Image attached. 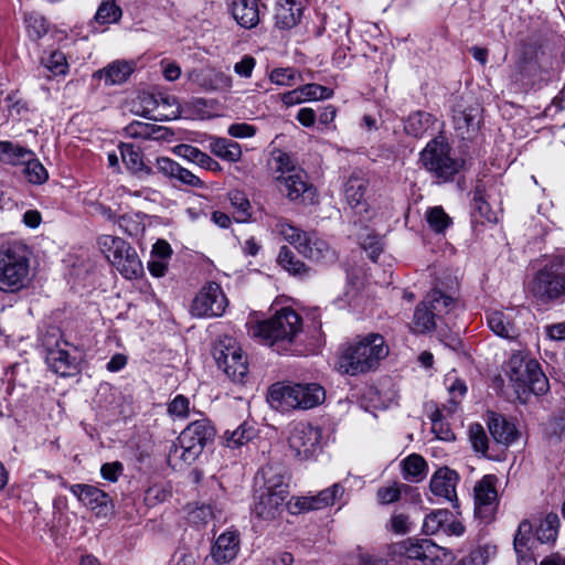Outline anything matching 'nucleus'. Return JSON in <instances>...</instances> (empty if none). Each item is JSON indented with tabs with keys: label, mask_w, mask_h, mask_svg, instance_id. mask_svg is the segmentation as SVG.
Returning <instances> with one entry per match:
<instances>
[{
	"label": "nucleus",
	"mask_w": 565,
	"mask_h": 565,
	"mask_svg": "<svg viewBox=\"0 0 565 565\" xmlns=\"http://www.w3.org/2000/svg\"><path fill=\"white\" fill-rule=\"evenodd\" d=\"M369 181L362 171H354L350 174L343 185V194L348 205L358 214L367 212L365 199Z\"/></svg>",
	"instance_id": "nucleus-21"
},
{
	"label": "nucleus",
	"mask_w": 565,
	"mask_h": 565,
	"mask_svg": "<svg viewBox=\"0 0 565 565\" xmlns=\"http://www.w3.org/2000/svg\"><path fill=\"white\" fill-rule=\"evenodd\" d=\"M419 162L441 182L454 180L465 164L462 159L455 156L451 146L444 137L434 138L425 146L419 152Z\"/></svg>",
	"instance_id": "nucleus-7"
},
{
	"label": "nucleus",
	"mask_w": 565,
	"mask_h": 565,
	"mask_svg": "<svg viewBox=\"0 0 565 565\" xmlns=\"http://www.w3.org/2000/svg\"><path fill=\"white\" fill-rule=\"evenodd\" d=\"M190 413V399L184 395H177L169 404H168V414L178 419H184L188 417Z\"/></svg>",
	"instance_id": "nucleus-61"
},
{
	"label": "nucleus",
	"mask_w": 565,
	"mask_h": 565,
	"mask_svg": "<svg viewBox=\"0 0 565 565\" xmlns=\"http://www.w3.org/2000/svg\"><path fill=\"white\" fill-rule=\"evenodd\" d=\"M302 332L300 316L290 308H282L273 318L258 322L253 328V335L264 340L278 352L288 351Z\"/></svg>",
	"instance_id": "nucleus-2"
},
{
	"label": "nucleus",
	"mask_w": 565,
	"mask_h": 565,
	"mask_svg": "<svg viewBox=\"0 0 565 565\" xmlns=\"http://www.w3.org/2000/svg\"><path fill=\"white\" fill-rule=\"evenodd\" d=\"M275 231L305 257L313 262H332L335 259L334 250L329 244L315 233H307L294 226L286 220H279Z\"/></svg>",
	"instance_id": "nucleus-9"
},
{
	"label": "nucleus",
	"mask_w": 565,
	"mask_h": 565,
	"mask_svg": "<svg viewBox=\"0 0 565 565\" xmlns=\"http://www.w3.org/2000/svg\"><path fill=\"white\" fill-rule=\"evenodd\" d=\"M469 437L475 450L486 452L488 449V438L481 425H471L469 428Z\"/></svg>",
	"instance_id": "nucleus-64"
},
{
	"label": "nucleus",
	"mask_w": 565,
	"mask_h": 565,
	"mask_svg": "<svg viewBox=\"0 0 565 565\" xmlns=\"http://www.w3.org/2000/svg\"><path fill=\"white\" fill-rule=\"evenodd\" d=\"M489 328L499 337L512 339L515 337V328L502 311H491L487 316Z\"/></svg>",
	"instance_id": "nucleus-42"
},
{
	"label": "nucleus",
	"mask_w": 565,
	"mask_h": 565,
	"mask_svg": "<svg viewBox=\"0 0 565 565\" xmlns=\"http://www.w3.org/2000/svg\"><path fill=\"white\" fill-rule=\"evenodd\" d=\"M302 2L300 0H278L275 11L276 26L280 29L294 28L302 13Z\"/></svg>",
	"instance_id": "nucleus-30"
},
{
	"label": "nucleus",
	"mask_w": 565,
	"mask_h": 565,
	"mask_svg": "<svg viewBox=\"0 0 565 565\" xmlns=\"http://www.w3.org/2000/svg\"><path fill=\"white\" fill-rule=\"evenodd\" d=\"M134 71L135 62L117 60L97 71L94 77L104 79L106 85H119L125 83Z\"/></svg>",
	"instance_id": "nucleus-29"
},
{
	"label": "nucleus",
	"mask_w": 565,
	"mask_h": 565,
	"mask_svg": "<svg viewBox=\"0 0 565 565\" xmlns=\"http://www.w3.org/2000/svg\"><path fill=\"white\" fill-rule=\"evenodd\" d=\"M436 318L435 313L423 300L414 311L412 330L416 333L430 332L436 328Z\"/></svg>",
	"instance_id": "nucleus-38"
},
{
	"label": "nucleus",
	"mask_w": 565,
	"mask_h": 565,
	"mask_svg": "<svg viewBox=\"0 0 565 565\" xmlns=\"http://www.w3.org/2000/svg\"><path fill=\"white\" fill-rule=\"evenodd\" d=\"M447 388L450 395L447 408V414L450 415L455 413L461 402V398L467 393V385L463 381L447 376L446 379Z\"/></svg>",
	"instance_id": "nucleus-50"
},
{
	"label": "nucleus",
	"mask_w": 565,
	"mask_h": 565,
	"mask_svg": "<svg viewBox=\"0 0 565 565\" xmlns=\"http://www.w3.org/2000/svg\"><path fill=\"white\" fill-rule=\"evenodd\" d=\"M425 216L430 230L437 234L444 233L452 224L450 216L441 206L429 207Z\"/></svg>",
	"instance_id": "nucleus-51"
},
{
	"label": "nucleus",
	"mask_w": 565,
	"mask_h": 565,
	"mask_svg": "<svg viewBox=\"0 0 565 565\" xmlns=\"http://www.w3.org/2000/svg\"><path fill=\"white\" fill-rule=\"evenodd\" d=\"M424 301L437 318L449 313L456 306V300L452 297L437 289L431 290Z\"/></svg>",
	"instance_id": "nucleus-40"
},
{
	"label": "nucleus",
	"mask_w": 565,
	"mask_h": 565,
	"mask_svg": "<svg viewBox=\"0 0 565 565\" xmlns=\"http://www.w3.org/2000/svg\"><path fill=\"white\" fill-rule=\"evenodd\" d=\"M121 15L122 10L116 0H103L97 8L94 21L100 25H108L119 22Z\"/></svg>",
	"instance_id": "nucleus-43"
},
{
	"label": "nucleus",
	"mask_w": 565,
	"mask_h": 565,
	"mask_svg": "<svg viewBox=\"0 0 565 565\" xmlns=\"http://www.w3.org/2000/svg\"><path fill=\"white\" fill-rule=\"evenodd\" d=\"M445 412L447 413L446 405L443 407V409H436L431 414V430L438 439L451 441L455 439V435L450 429L449 425L444 420L446 417L444 414Z\"/></svg>",
	"instance_id": "nucleus-54"
},
{
	"label": "nucleus",
	"mask_w": 565,
	"mask_h": 565,
	"mask_svg": "<svg viewBox=\"0 0 565 565\" xmlns=\"http://www.w3.org/2000/svg\"><path fill=\"white\" fill-rule=\"evenodd\" d=\"M278 265L294 276L302 277L308 274L309 268L298 259L295 254L287 247L282 246L277 257Z\"/></svg>",
	"instance_id": "nucleus-41"
},
{
	"label": "nucleus",
	"mask_w": 565,
	"mask_h": 565,
	"mask_svg": "<svg viewBox=\"0 0 565 565\" xmlns=\"http://www.w3.org/2000/svg\"><path fill=\"white\" fill-rule=\"evenodd\" d=\"M495 481L493 475H487L475 486V509L480 516H488L497 501Z\"/></svg>",
	"instance_id": "nucleus-25"
},
{
	"label": "nucleus",
	"mask_w": 565,
	"mask_h": 565,
	"mask_svg": "<svg viewBox=\"0 0 565 565\" xmlns=\"http://www.w3.org/2000/svg\"><path fill=\"white\" fill-rule=\"evenodd\" d=\"M262 480L260 490L271 493L281 492L279 495L288 498L289 495V475L285 466L280 463H269L260 469L257 480Z\"/></svg>",
	"instance_id": "nucleus-20"
},
{
	"label": "nucleus",
	"mask_w": 565,
	"mask_h": 565,
	"mask_svg": "<svg viewBox=\"0 0 565 565\" xmlns=\"http://www.w3.org/2000/svg\"><path fill=\"white\" fill-rule=\"evenodd\" d=\"M227 7L235 22L248 30L256 28L267 11L262 0H230Z\"/></svg>",
	"instance_id": "nucleus-19"
},
{
	"label": "nucleus",
	"mask_w": 565,
	"mask_h": 565,
	"mask_svg": "<svg viewBox=\"0 0 565 565\" xmlns=\"http://www.w3.org/2000/svg\"><path fill=\"white\" fill-rule=\"evenodd\" d=\"M198 83L206 90H228L233 86V78L221 70L210 68L198 75Z\"/></svg>",
	"instance_id": "nucleus-34"
},
{
	"label": "nucleus",
	"mask_w": 565,
	"mask_h": 565,
	"mask_svg": "<svg viewBox=\"0 0 565 565\" xmlns=\"http://www.w3.org/2000/svg\"><path fill=\"white\" fill-rule=\"evenodd\" d=\"M518 398L526 401L530 393L542 395L548 390V381L535 360H524L513 355L507 371Z\"/></svg>",
	"instance_id": "nucleus-8"
},
{
	"label": "nucleus",
	"mask_w": 565,
	"mask_h": 565,
	"mask_svg": "<svg viewBox=\"0 0 565 565\" xmlns=\"http://www.w3.org/2000/svg\"><path fill=\"white\" fill-rule=\"evenodd\" d=\"M322 429L310 423L299 422L289 428L287 445L291 456L306 461L313 459L321 450Z\"/></svg>",
	"instance_id": "nucleus-11"
},
{
	"label": "nucleus",
	"mask_w": 565,
	"mask_h": 565,
	"mask_svg": "<svg viewBox=\"0 0 565 565\" xmlns=\"http://www.w3.org/2000/svg\"><path fill=\"white\" fill-rule=\"evenodd\" d=\"M533 527L527 520H523L518 527L514 535V551L519 558L525 559L529 557V552L534 547L536 537L532 534Z\"/></svg>",
	"instance_id": "nucleus-35"
},
{
	"label": "nucleus",
	"mask_w": 565,
	"mask_h": 565,
	"mask_svg": "<svg viewBox=\"0 0 565 565\" xmlns=\"http://www.w3.org/2000/svg\"><path fill=\"white\" fill-rule=\"evenodd\" d=\"M76 349L65 340H58L54 348H49L45 356L47 366L61 376L72 375L77 370Z\"/></svg>",
	"instance_id": "nucleus-16"
},
{
	"label": "nucleus",
	"mask_w": 565,
	"mask_h": 565,
	"mask_svg": "<svg viewBox=\"0 0 565 565\" xmlns=\"http://www.w3.org/2000/svg\"><path fill=\"white\" fill-rule=\"evenodd\" d=\"M216 102L214 99L194 98L186 104L192 116L199 119H209L216 115Z\"/></svg>",
	"instance_id": "nucleus-58"
},
{
	"label": "nucleus",
	"mask_w": 565,
	"mask_h": 565,
	"mask_svg": "<svg viewBox=\"0 0 565 565\" xmlns=\"http://www.w3.org/2000/svg\"><path fill=\"white\" fill-rule=\"evenodd\" d=\"M172 152L184 159L189 162H192L196 166H199L202 169L209 170V171H220L221 166L217 161H215L213 158H211L207 153L201 151L199 148L181 143L173 147Z\"/></svg>",
	"instance_id": "nucleus-31"
},
{
	"label": "nucleus",
	"mask_w": 565,
	"mask_h": 565,
	"mask_svg": "<svg viewBox=\"0 0 565 565\" xmlns=\"http://www.w3.org/2000/svg\"><path fill=\"white\" fill-rule=\"evenodd\" d=\"M119 156L126 169L135 177L145 179L153 174V171L143 162L141 151L131 143L121 142L118 146Z\"/></svg>",
	"instance_id": "nucleus-28"
},
{
	"label": "nucleus",
	"mask_w": 565,
	"mask_h": 565,
	"mask_svg": "<svg viewBox=\"0 0 565 565\" xmlns=\"http://www.w3.org/2000/svg\"><path fill=\"white\" fill-rule=\"evenodd\" d=\"M22 163L25 164L23 173L30 183L42 184L47 180V170L38 159L33 158V156L26 158Z\"/></svg>",
	"instance_id": "nucleus-53"
},
{
	"label": "nucleus",
	"mask_w": 565,
	"mask_h": 565,
	"mask_svg": "<svg viewBox=\"0 0 565 565\" xmlns=\"http://www.w3.org/2000/svg\"><path fill=\"white\" fill-rule=\"evenodd\" d=\"M239 551V533L236 530H227L218 535L210 552L212 561L218 565L233 562Z\"/></svg>",
	"instance_id": "nucleus-22"
},
{
	"label": "nucleus",
	"mask_w": 565,
	"mask_h": 565,
	"mask_svg": "<svg viewBox=\"0 0 565 565\" xmlns=\"http://www.w3.org/2000/svg\"><path fill=\"white\" fill-rule=\"evenodd\" d=\"M487 196L484 185L481 183L477 184L473 191V207L487 222L494 223L498 220L497 213L491 209Z\"/></svg>",
	"instance_id": "nucleus-48"
},
{
	"label": "nucleus",
	"mask_w": 565,
	"mask_h": 565,
	"mask_svg": "<svg viewBox=\"0 0 565 565\" xmlns=\"http://www.w3.org/2000/svg\"><path fill=\"white\" fill-rule=\"evenodd\" d=\"M143 214L130 213L121 215L117 223L122 232L129 236H138L145 231Z\"/></svg>",
	"instance_id": "nucleus-56"
},
{
	"label": "nucleus",
	"mask_w": 565,
	"mask_h": 565,
	"mask_svg": "<svg viewBox=\"0 0 565 565\" xmlns=\"http://www.w3.org/2000/svg\"><path fill=\"white\" fill-rule=\"evenodd\" d=\"M31 156H34V153L20 145L11 141H0V161L2 163L21 164Z\"/></svg>",
	"instance_id": "nucleus-39"
},
{
	"label": "nucleus",
	"mask_w": 565,
	"mask_h": 565,
	"mask_svg": "<svg viewBox=\"0 0 565 565\" xmlns=\"http://www.w3.org/2000/svg\"><path fill=\"white\" fill-rule=\"evenodd\" d=\"M450 520V511L438 509L429 513L423 523V531L426 535L444 533L447 521Z\"/></svg>",
	"instance_id": "nucleus-46"
},
{
	"label": "nucleus",
	"mask_w": 565,
	"mask_h": 565,
	"mask_svg": "<svg viewBox=\"0 0 565 565\" xmlns=\"http://www.w3.org/2000/svg\"><path fill=\"white\" fill-rule=\"evenodd\" d=\"M228 199L235 209L236 220L238 222H247L252 216V206L247 195L241 190H232L228 192Z\"/></svg>",
	"instance_id": "nucleus-49"
},
{
	"label": "nucleus",
	"mask_w": 565,
	"mask_h": 565,
	"mask_svg": "<svg viewBox=\"0 0 565 565\" xmlns=\"http://www.w3.org/2000/svg\"><path fill=\"white\" fill-rule=\"evenodd\" d=\"M493 439L502 445H511L519 436L515 425L501 415L493 414L488 423Z\"/></svg>",
	"instance_id": "nucleus-32"
},
{
	"label": "nucleus",
	"mask_w": 565,
	"mask_h": 565,
	"mask_svg": "<svg viewBox=\"0 0 565 565\" xmlns=\"http://www.w3.org/2000/svg\"><path fill=\"white\" fill-rule=\"evenodd\" d=\"M254 428L246 423H243L233 431L226 430L224 435L226 446L237 448L249 441L254 437Z\"/></svg>",
	"instance_id": "nucleus-57"
},
{
	"label": "nucleus",
	"mask_w": 565,
	"mask_h": 565,
	"mask_svg": "<svg viewBox=\"0 0 565 565\" xmlns=\"http://www.w3.org/2000/svg\"><path fill=\"white\" fill-rule=\"evenodd\" d=\"M156 167L159 173L164 177L177 180L182 184L193 188H203V182L190 170L180 166L177 161L169 157H159L156 159Z\"/></svg>",
	"instance_id": "nucleus-26"
},
{
	"label": "nucleus",
	"mask_w": 565,
	"mask_h": 565,
	"mask_svg": "<svg viewBox=\"0 0 565 565\" xmlns=\"http://www.w3.org/2000/svg\"><path fill=\"white\" fill-rule=\"evenodd\" d=\"M388 354L384 338L379 333L359 337L344 345L337 369L345 375H358L375 370Z\"/></svg>",
	"instance_id": "nucleus-1"
},
{
	"label": "nucleus",
	"mask_w": 565,
	"mask_h": 565,
	"mask_svg": "<svg viewBox=\"0 0 565 565\" xmlns=\"http://www.w3.org/2000/svg\"><path fill=\"white\" fill-rule=\"evenodd\" d=\"M42 63L53 75H64L68 68L66 56L61 51H53Z\"/></svg>",
	"instance_id": "nucleus-59"
},
{
	"label": "nucleus",
	"mask_w": 565,
	"mask_h": 565,
	"mask_svg": "<svg viewBox=\"0 0 565 565\" xmlns=\"http://www.w3.org/2000/svg\"><path fill=\"white\" fill-rule=\"evenodd\" d=\"M211 152L228 162H237L242 157L241 146L225 138H214L210 142Z\"/></svg>",
	"instance_id": "nucleus-36"
},
{
	"label": "nucleus",
	"mask_w": 565,
	"mask_h": 565,
	"mask_svg": "<svg viewBox=\"0 0 565 565\" xmlns=\"http://www.w3.org/2000/svg\"><path fill=\"white\" fill-rule=\"evenodd\" d=\"M227 307V298L220 285L207 282L194 297L191 313L198 318L220 317Z\"/></svg>",
	"instance_id": "nucleus-14"
},
{
	"label": "nucleus",
	"mask_w": 565,
	"mask_h": 565,
	"mask_svg": "<svg viewBox=\"0 0 565 565\" xmlns=\"http://www.w3.org/2000/svg\"><path fill=\"white\" fill-rule=\"evenodd\" d=\"M274 162H275V172L277 173V175L278 174L288 175V174L296 172V170H301L300 168H298L296 166L292 157L282 151H277L274 154Z\"/></svg>",
	"instance_id": "nucleus-60"
},
{
	"label": "nucleus",
	"mask_w": 565,
	"mask_h": 565,
	"mask_svg": "<svg viewBox=\"0 0 565 565\" xmlns=\"http://www.w3.org/2000/svg\"><path fill=\"white\" fill-rule=\"evenodd\" d=\"M24 23L29 38L35 41L43 38L49 31L45 18L36 12L26 13Z\"/></svg>",
	"instance_id": "nucleus-52"
},
{
	"label": "nucleus",
	"mask_w": 565,
	"mask_h": 565,
	"mask_svg": "<svg viewBox=\"0 0 565 565\" xmlns=\"http://www.w3.org/2000/svg\"><path fill=\"white\" fill-rule=\"evenodd\" d=\"M403 488H405L404 484L396 482L380 488L376 493L379 502L381 504H390L397 501L401 497V491Z\"/></svg>",
	"instance_id": "nucleus-62"
},
{
	"label": "nucleus",
	"mask_w": 565,
	"mask_h": 565,
	"mask_svg": "<svg viewBox=\"0 0 565 565\" xmlns=\"http://www.w3.org/2000/svg\"><path fill=\"white\" fill-rule=\"evenodd\" d=\"M281 492L271 493L260 490V494L254 504L253 512L256 518L271 521L279 518L285 509L288 508L287 498L280 497Z\"/></svg>",
	"instance_id": "nucleus-24"
},
{
	"label": "nucleus",
	"mask_w": 565,
	"mask_h": 565,
	"mask_svg": "<svg viewBox=\"0 0 565 565\" xmlns=\"http://www.w3.org/2000/svg\"><path fill=\"white\" fill-rule=\"evenodd\" d=\"M98 247L125 278L134 279L143 273L137 252L125 239L113 235H102L98 238Z\"/></svg>",
	"instance_id": "nucleus-10"
},
{
	"label": "nucleus",
	"mask_w": 565,
	"mask_h": 565,
	"mask_svg": "<svg viewBox=\"0 0 565 565\" xmlns=\"http://www.w3.org/2000/svg\"><path fill=\"white\" fill-rule=\"evenodd\" d=\"M297 75V71L290 67L275 68L271 71L269 78L274 84L290 86L296 82Z\"/></svg>",
	"instance_id": "nucleus-63"
},
{
	"label": "nucleus",
	"mask_w": 565,
	"mask_h": 565,
	"mask_svg": "<svg viewBox=\"0 0 565 565\" xmlns=\"http://www.w3.org/2000/svg\"><path fill=\"white\" fill-rule=\"evenodd\" d=\"M214 358L218 369L233 382H244L248 372V363L235 339L222 338L214 348Z\"/></svg>",
	"instance_id": "nucleus-12"
},
{
	"label": "nucleus",
	"mask_w": 565,
	"mask_h": 565,
	"mask_svg": "<svg viewBox=\"0 0 565 565\" xmlns=\"http://www.w3.org/2000/svg\"><path fill=\"white\" fill-rule=\"evenodd\" d=\"M394 556L417 559L425 565H443L448 556L446 548L438 546L430 540L408 539L391 546Z\"/></svg>",
	"instance_id": "nucleus-13"
},
{
	"label": "nucleus",
	"mask_w": 565,
	"mask_h": 565,
	"mask_svg": "<svg viewBox=\"0 0 565 565\" xmlns=\"http://www.w3.org/2000/svg\"><path fill=\"white\" fill-rule=\"evenodd\" d=\"M404 479L411 482H419L427 475V463L425 459L412 454L402 461Z\"/></svg>",
	"instance_id": "nucleus-37"
},
{
	"label": "nucleus",
	"mask_w": 565,
	"mask_h": 565,
	"mask_svg": "<svg viewBox=\"0 0 565 565\" xmlns=\"http://www.w3.org/2000/svg\"><path fill=\"white\" fill-rule=\"evenodd\" d=\"M326 392L317 383L271 385L268 392L270 406L279 412L312 408L324 401Z\"/></svg>",
	"instance_id": "nucleus-5"
},
{
	"label": "nucleus",
	"mask_w": 565,
	"mask_h": 565,
	"mask_svg": "<svg viewBox=\"0 0 565 565\" xmlns=\"http://www.w3.org/2000/svg\"><path fill=\"white\" fill-rule=\"evenodd\" d=\"M458 480L459 476L455 470L443 467L431 476L429 488L434 495L452 503L457 501L456 487Z\"/></svg>",
	"instance_id": "nucleus-23"
},
{
	"label": "nucleus",
	"mask_w": 565,
	"mask_h": 565,
	"mask_svg": "<svg viewBox=\"0 0 565 565\" xmlns=\"http://www.w3.org/2000/svg\"><path fill=\"white\" fill-rule=\"evenodd\" d=\"M276 181L280 192L290 201L313 204L317 200V191L309 183L307 173L303 170H296V172L288 175L278 174L276 175Z\"/></svg>",
	"instance_id": "nucleus-15"
},
{
	"label": "nucleus",
	"mask_w": 565,
	"mask_h": 565,
	"mask_svg": "<svg viewBox=\"0 0 565 565\" xmlns=\"http://www.w3.org/2000/svg\"><path fill=\"white\" fill-rule=\"evenodd\" d=\"M343 493V486L341 483H334L330 488L320 491L318 494L294 498L288 502V511L291 514H297L305 511L320 510L332 505Z\"/></svg>",
	"instance_id": "nucleus-17"
},
{
	"label": "nucleus",
	"mask_w": 565,
	"mask_h": 565,
	"mask_svg": "<svg viewBox=\"0 0 565 565\" xmlns=\"http://www.w3.org/2000/svg\"><path fill=\"white\" fill-rule=\"evenodd\" d=\"M31 281L28 250L21 244L0 247V291L15 294L25 289Z\"/></svg>",
	"instance_id": "nucleus-4"
},
{
	"label": "nucleus",
	"mask_w": 565,
	"mask_h": 565,
	"mask_svg": "<svg viewBox=\"0 0 565 565\" xmlns=\"http://www.w3.org/2000/svg\"><path fill=\"white\" fill-rule=\"evenodd\" d=\"M4 105L9 117L13 120L24 119L30 111L28 103L22 99L18 93L8 94L4 97Z\"/></svg>",
	"instance_id": "nucleus-55"
},
{
	"label": "nucleus",
	"mask_w": 565,
	"mask_h": 565,
	"mask_svg": "<svg viewBox=\"0 0 565 565\" xmlns=\"http://www.w3.org/2000/svg\"><path fill=\"white\" fill-rule=\"evenodd\" d=\"M529 290L542 302L565 296V249L545 259L531 280Z\"/></svg>",
	"instance_id": "nucleus-6"
},
{
	"label": "nucleus",
	"mask_w": 565,
	"mask_h": 565,
	"mask_svg": "<svg viewBox=\"0 0 565 565\" xmlns=\"http://www.w3.org/2000/svg\"><path fill=\"white\" fill-rule=\"evenodd\" d=\"M559 527V518L555 513H548L539 524L535 537L540 543L555 542Z\"/></svg>",
	"instance_id": "nucleus-44"
},
{
	"label": "nucleus",
	"mask_w": 565,
	"mask_h": 565,
	"mask_svg": "<svg viewBox=\"0 0 565 565\" xmlns=\"http://www.w3.org/2000/svg\"><path fill=\"white\" fill-rule=\"evenodd\" d=\"M156 103L159 110L158 115L150 117L147 111L146 117L154 120H172L180 117L181 110L177 97L171 95L160 96V99Z\"/></svg>",
	"instance_id": "nucleus-45"
},
{
	"label": "nucleus",
	"mask_w": 565,
	"mask_h": 565,
	"mask_svg": "<svg viewBox=\"0 0 565 565\" xmlns=\"http://www.w3.org/2000/svg\"><path fill=\"white\" fill-rule=\"evenodd\" d=\"M215 430L211 423L198 419L189 424L170 447L168 462L174 469H181L196 460L205 445L214 438Z\"/></svg>",
	"instance_id": "nucleus-3"
},
{
	"label": "nucleus",
	"mask_w": 565,
	"mask_h": 565,
	"mask_svg": "<svg viewBox=\"0 0 565 565\" xmlns=\"http://www.w3.org/2000/svg\"><path fill=\"white\" fill-rule=\"evenodd\" d=\"M436 122L435 117L426 111L417 110L407 116L404 121V131L412 137L422 138L429 134Z\"/></svg>",
	"instance_id": "nucleus-33"
},
{
	"label": "nucleus",
	"mask_w": 565,
	"mask_h": 565,
	"mask_svg": "<svg viewBox=\"0 0 565 565\" xmlns=\"http://www.w3.org/2000/svg\"><path fill=\"white\" fill-rule=\"evenodd\" d=\"M65 488L77 498V500L96 513L106 516L111 510L109 495L97 487L84 483L68 484Z\"/></svg>",
	"instance_id": "nucleus-18"
},
{
	"label": "nucleus",
	"mask_w": 565,
	"mask_h": 565,
	"mask_svg": "<svg viewBox=\"0 0 565 565\" xmlns=\"http://www.w3.org/2000/svg\"><path fill=\"white\" fill-rule=\"evenodd\" d=\"M332 96V90L319 84H306L296 89L282 94L281 102L286 106H294L307 100L327 99Z\"/></svg>",
	"instance_id": "nucleus-27"
},
{
	"label": "nucleus",
	"mask_w": 565,
	"mask_h": 565,
	"mask_svg": "<svg viewBox=\"0 0 565 565\" xmlns=\"http://www.w3.org/2000/svg\"><path fill=\"white\" fill-rule=\"evenodd\" d=\"M497 555V547L491 544L480 545L471 551L467 556L454 565H486Z\"/></svg>",
	"instance_id": "nucleus-47"
}]
</instances>
